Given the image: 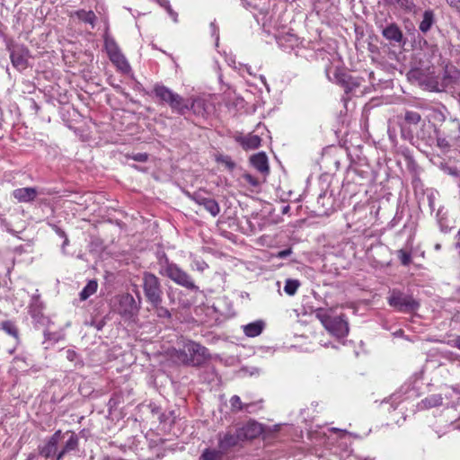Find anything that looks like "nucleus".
I'll return each instance as SVG.
<instances>
[{
  "instance_id": "1",
  "label": "nucleus",
  "mask_w": 460,
  "mask_h": 460,
  "mask_svg": "<svg viewBox=\"0 0 460 460\" xmlns=\"http://www.w3.org/2000/svg\"><path fill=\"white\" fill-rule=\"evenodd\" d=\"M78 446L79 438L75 431L58 429L39 447V453L46 458L55 456L57 460H63L66 456L76 451Z\"/></svg>"
},
{
  "instance_id": "2",
  "label": "nucleus",
  "mask_w": 460,
  "mask_h": 460,
  "mask_svg": "<svg viewBox=\"0 0 460 460\" xmlns=\"http://www.w3.org/2000/svg\"><path fill=\"white\" fill-rule=\"evenodd\" d=\"M159 273L187 289L199 291L192 278L177 264L171 262L165 253L158 257Z\"/></svg>"
},
{
  "instance_id": "3",
  "label": "nucleus",
  "mask_w": 460,
  "mask_h": 460,
  "mask_svg": "<svg viewBox=\"0 0 460 460\" xmlns=\"http://www.w3.org/2000/svg\"><path fill=\"white\" fill-rule=\"evenodd\" d=\"M315 315L324 328L333 336L340 339L348 335L349 323L343 315H334L331 311L322 308L315 311Z\"/></svg>"
},
{
  "instance_id": "4",
  "label": "nucleus",
  "mask_w": 460,
  "mask_h": 460,
  "mask_svg": "<svg viewBox=\"0 0 460 460\" xmlns=\"http://www.w3.org/2000/svg\"><path fill=\"white\" fill-rule=\"evenodd\" d=\"M141 299L136 301L129 293L116 296L112 300V309L124 320L133 321L138 314Z\"/></svg>"
},
{
  "instance_id": "5",
  "label": "nucleus",
  "mask_w": 460,
  "mask_h": 460,
  "mask_svg": "<svg viewBox=\"0 0 460 460\" xmlns=\"http://www.w3.org/2000/svg\"><path fill=\"white\" fill-rule=\"evenodd\" d=\"M154 93L156 98L167 103L172 111L180 115H184L189 111V102L164 85H155L154 87Z\"/></svg>"
},
{
  "instance_id": "6",
  "label": "nucleus",
  "mask_w": 460,
  "mask_h": 460,
  "mask_svg": "<svg viewBox=\"0 0 460 460\" xmlns=\"http://www.w3.org/2000/svg\"><path fill=\"white\" fill-rule=\"evenodd\" d=\"M143 289L146 300L152 305H156L163 301V290L160 279L153 273L143 274Z\"/></svg>"
},
{
  "instance_id": "7",
  "label": "nucleus",
  "mask_w": 460,
  "mask_h": 460,
  "mask_svg": "<svg viewBox=\"0 0 460 460\" xmlns=\"http://www.w3.org/2000/svg\"><path fill=\"white\" fill-rule=\"evenodd\" d=\"M388 304L394 309L402 313H411L420 307V304L412 296L406 295L399 290H393L388 296Z\"/></svg>"
},
{
  "instance_id": "8",
  "label": "nucleus",
  "mask_w": 460,
  "mask_h": 460,
  "mask_svg": "<svg viewBox=\"0 0 460 460\" xmlns=\"http://www.w3.org/2000/svg\"><path fill=\"white\" fill-rule=\"evenodd\" d=\"M331 73H332L331 68L326 69V75H327L328 79L331 82H333V83H336V84L341 85L347 93L354 92L361 84V79L352 77V76L343 73L342 71H341L338 68H336L334 70V72L332 73V76L331 75Z\"/></svg>"
},
{
  "instance_id": "9",
  "label": "nucleus",
  "mask_w": 460,
  "mask_h": 460,
  "mask_svg": "<svg viewBox=\"0 0 460 460\" xmlns=\"http://www.w3.org/2000/svg\"><path fill=\"white\" fill-rule=\"evenodd\" d=\"M186 350L189 358V366H201L209 358L207 348L194 341H186Z\"/></svg>"
},
{
  "instance_id": "10",
  "label": "nucleus",
  "mask_w": 460,
  "mask_h": 460,
  "mask_svg": "<svg viewBox=\"0 0 460 460\" xmlns=\"http://www.w3.org/2000/svg\"><path fill=\"white\" fill-rule=\"evenodd\" d=\"M30 50L24 45H14L10 49V58L13 66L22 71L27 68Z\"/></svg>"
},
{
  "instance_id": "11",
  "label": "nucleus",
  "mask_w": 460,
  "mask_h": 460,
  "mask_svg": "<svg viewBox=\"0 0 460 460\" xmlns=\"http://www.w3.org/2000/svg\"><path fill=\"white\" fill-rule=\"evenodd\" d=\"M242 440L239 431L236 429H229L225 432L217 434L218 447L226 452L228 449L237 446Z\"/></svg>"
},
{
  "instance_id": "12",
  "label": "nucleus",
  "mask_w": 460,
  "mask_h": 460,
  "mask_svg": "<svg viewBox=\"0 0 460 460\" xmlns=\"http://www.w3.org/2000/svg\"><path fill=\"white\" fill-rule=\"evenodd\" d=\"M192 199L199 206H202L213 217H216L220 212L218 203L212 198L205 196L201 193H194Z\"/></svg>"
},
{
  "instance_id": "13",
  "label": "nucleus",
  "mask_w": 460,
  "mask_h": 460,
  "mask_svg": "<svg viewBox=\"0 0 460 460\" xmlns=\"http://www.w3.org/2000/svg\"><path fill=\"white\" fill-rule=\"evenodd\" d=\"M237 429L243 441L253 439L261 433V427L256 421H249Z\"/></svg>"
},
{
  "instance_id": "14",
  "label": "nucleus",
  "mask_w": 460,
  "mask_h": 460,
  "mask_svg": "<svg viewBox=\"0 0 460 460\" xmlns=\"http://www.w3.org/2000/svg\"><path fill=\"white\" fill-rule=\"evenodd\" d=\"M235 141L245 150L256 149L261 146V139L258 135L247 134L235 137Z\"/></svg>"
},
{
  "instance_id": "15",
  "label": "nucleus",
  "mask_w": 460,
  "mask_h": 460,
  "mask_svg": "<svg viewBox=\"0 0 460 460\" xmlns=\"http://www.w3.org/2000/svg\"><path fill=\"white\" fill-rule=\"evenodd\" d=\"M37 195L38 191L34 187L19 188L13 191V198L23 203L33 201Z\"/></svg>"
},
{
  "instance_id": "16",
  "label": "nucleus",
  "mask_w": 460,
  "mask_h": 460,
  "mask_svg": "<svg viewBox=\"0 0 460 460\" xmlns=\"http://www.w3.org/2000/svg\"><path fill=\"white\" fill-rule=\"evenodd\" d=\"M383 36L391 42L402 43L403 35L401 29L395 24L391 23L382 31Z\"/></svg>"
},
{
  "instance_id": "17",
  "label": "nucleus",
  "mask_w": 460,
  "mask_h": 460,
  "mask_svg": "<svg viewBox=\"0 0 460 460\" xmlns=\"http://www.w3.org/2000/svg\"><path fill=\"white\" fill-rule=\"evenodd\" d=\"M243 333L250 338L259 336L265 328V323L262 320H257L242 326Z\"/></svg>"
},
{
  "instance_id": "18",
  "label": "nucleus",
  "mask_w": 460,
  "mask_h": 460,
  "mask_svg": "<svg viewBox=\"0 0 460 460\" xmlns=\"http://www.w3.org/2000/svg\"><path fill=\"white\" fill-rule=\"evenodd\" d=\"M252 165L259 172L265 173L269 172L268 158L264 153L253 155L251 159Z\"/></svg>"
},
{
  "instance_id": "19",
  "label": "nucleus",
  "mask_w": 460,
  "mask_h": 460,
  "mask_svg": "<svg viewBox=\"0 0 460 460\" xmlns=\"http://www.w3.org/2000/svg\"><path fill=\"white\" fill-rule=\"evenodd\" d=\"M435 22V15L432 10H426L423 13L419 29L422 33H427Z\"/></svg>"
},
{
  "instance_id": "20",
  "label": "nucleus",
  "mask_w": 460,
  "mask_h": 460,
  "mask_svg": "<svg viewBox=\"0 0 460 460\" xmlns=\"http://www.w3.org/2000/svg\"><path fill=\"white\" fill-rule=\"evenodd\" d=\"M189 110H191L196 115L204 116L207 113V102L202 98H194L189 103Z\"/></svg>"
},
{
  "instance_id": "21",
  "label": "nucleus",
  "mask_w": 460,
  "mask_h": 460,
  "mask_svg": "<svg viewBox=\"0 0 460 460\" xmlns=\"http://www.w3.org/2000/svg\"><path fill=\"white\" fill-rule=\"evenodd\" d=\"M109 58L116 66V67L122 73L126 74L128 73V71L130 70V66L128 60L126 59L125 56L121 52Z\"/></svg>"
},
{
  "instance_id": "22",
  "label": "nucleus",
  "mask_w": 460,
  "mask_h": 460,
  "mask_svg": "<svg viewBox=\"0 0 460 460\" xmlns=\"http://www.w3.org/2000/svg\"><path fill=\"white\" fill-rule=\"evenodd\" d=\"M224 453L219 447L218 449L208 447L202 451L199 460H223Z\"/></svg>"
},
{
  "instance_id": "23",
  "label": "nucleus",
  "mask_w": 460,
  "mask_h": 460,
  "mask_svg": "<svg viewBox=\"0 0 460 460\" xmlns=\"http://www.w3.org/2000/svg\"><path fill=\"white\" fill-rule=\"evenodd\" d=\"M104 48L109 58L121 52L115 40L109 35H105L104 37Z\"/></svg>"
},
{
  "instance_id": "24",
  "label": "nucleus",
  "mask_w": 460,
  "mask_h": 460,
  "mask_svg": "<svg viewBox=\"0 0 460 460\" xmlns=\"http://www.w3.org/2000/svg\"><path fill=\"white\" fill-rule=\"evenodd\" d=\"M98 288V283L95 279H91L87 282L86 286L80 292L79 296L82 301L86 300L92 295H93Z\"/></svg>"
},
{
  "instance_id": "25",
  "label": "nucleus",
  "mask_w": 460,
  "mask_h": 460,
  "mask_svg": "<svg viewBox=\"0 0 460 460\" xmlns=\"http://www.w3.org/2000/svg\"><path fill=\"white\" fill-rule=\"evenodd\" d=\"M186 353V342H184L182 348L175 349L172 357L177 363L189 366V358Z\"/></svg>"
},
{
  "instance_id": "26",
  "label": "nucleus",
  "mask_w": 460,
  "mask_h": 460,
  "mask_svg": "<svg viewBox=\"0 0 460 460\" xmlns=\"http://www.w3.org/2000/svg\"><path fill=\"white\" fill-rule=\"evenodd\" d=\"M426 408L440 406L443 403V397L440 394H432L421 401Z\"/></svg>"
},
{
  "instance_id": "27",
  "label": "nucleus",
  "mask_w": 460,
  "mask_h": 460,
  "mask_svg": "<svg viewBox=\"0 0 460 460\" xmlns=\"http://www.w3.org/2000/svg\"><path fill=\"white\" fill-rule=\"evenodd\" d=\"M75 15L84 22L91 24L92 27L94 26L96 16L93 11L79 10L75 13Z\"/></svg>"
},
{
  "instance_id": "28",
  "label": "nucleus",
  "mask_w": 460,
  "mask_h": 460,
  "mask_svg": "<svg viewBox=\"0 0 460 460\" xmlns=\"http://www.w3.org/2000/svg\"><path fill=\"white\" fill-rule=\"evenodd\" d=\"M300 287V282L297 279H288L286 280L285 286H284V291L288 296H294L298 288Z\"/></svg>"
},
{
  "instance_id": "29",
  "label": "nucleus",
  "mask_w": 460,
  "mask_h": 460,
  "mask_svg": "<svg viewBox=\"0 0 460 460\" xmlns=\"http://www.w3.org/2000/svg\"><path fill=\"white\" fill-rule=\"evenodd\" d=\"M229 402H230L232 411H234V412L243 411L244 402H243L241 401V398L238 395H233L230 398Z\"/></svg>"
},
{
  "instance_id": "30",
  "label": "nucleus",
  "mask_w": 460,
  "mask_h": 460,
  "mask_svg": "<svg viewBox=\"0 0 460 460\" xmlns=\"http://www.w3.org/2000/svg\"><path fill=\"white\" fill-rule=\"evenodd\" d=\"M2 329L9 335H11L16 339L18 338V330H17L16 326L14 325V323H13L12 322L5 321V322L2 323Z\"/></svg>"
},
{
  "instance_id": "31",
  "label": "nucleus",
  "mask_w": 460,
  "mask_h": 460,
  "mask_svg": "<svg viewBox=\"0 0 460 460\" xmlns=\"http://www.w3.org/2000/svg\"><path fill=\"white\" fill-rule=\"evenodd\" d=\"M397 257L403 266H408L411 262V254L406 250L397 251Z\"/></svg>"
},
{
  "instance_id": "32",
  "label": "nucleus",
  "mask_w": 460,
  "mask_h": 460,
  "mask_svg": "<svg viewBox=\"0 0 460 460\" xmlns=\"http://www.w3.org/2000/svg\"><path fill=\"white\" fill-rule=\"evenodd\" d=\"M405 121L409 124L416 125L420 121V115L417 111H408L404 116Z\"/></svg>"
},
{
  "instance_id": "33",
  "label": "nucleus",
  "mask_w": 460,
  "mask_h": 460,
  "mask_svg": "<svg viewBox=\"0 0 460 460\" xmlns=\"http://www.w3.org/2000/svg\"><path fill=\"white\" fill-rule=\"evenodd\" d=\"M261 401L259 402H244L243 411L247 413H255L259 410L261 409Z\"/></svg>"
},
{
  "instance_id": "34",
  "label": "nucleus",
  "mask_w": 460,
  "mask_h": 460,
  "mask_svg": "<svg viewBox=\"0 0 460 460\" xmlns=\"http://www.w3.org/2000/svg\"><path fill=\"white\" fill-rule=\"evenodd\" d=\"M396 4L406 12H412L415 8V4L412 0H394Z\"/></svg>"
},
{
  "instance_id": "35",
  "label": "nucleus",
  "mask_w": 460,
  "mask_h": 460,
  "mask_svg": "<svg viewBox=\"0 0 460 460\" xmlns=\"http://www.w3.org/2000/svg\"><path fill=\"white\" fill-rule=\"evenodd\" d=\"M437 146L444 152L448 151L451 146L447 138L439 135L437 136Z\"/></svg>"
},
{
  "instance_id": "36",
  "label": "nucleus",
  "mask_w": 460,
  "mask_h": 460,
  "mask_svg": "<svg viewBox=\"0 0 460 460\" xmlns=\"http://www.w3.org/2000/svg\"><path fill=\"white\" fill-rule=\"evenodd\" d=\"M156 310V314L160 318H170L171 313L169 310L164 306H162V303H159L156 305H152Z\"/></svg>"
},
{
  "instance_id": "37",
  "label": "nucleus",
  "mask_w": 460,
  "mask_h": 460,
  "mask_svg": "<svg viewBox=\"0 0 460 460\" xmlns=\"http://www.w3.org/2000/svg\"><path fill=\"white\" fill-rule=\"evenodd\" d=\"M208 268V265L203 260H200V259L193 260L192 264H191L192 270H198L200 272H203Z\"/></svg>"
},
{
  "instance_id": "38",
  "label": "nucleus",
  "mask_w": 460,
  "mask_h": 460,
  "mask_svg": "<svg viewBox=\"0 0 460 460\" xmlns=\"http://www.w3.org/2000/svg\"><path fill=\"white\" fill-rule=\"evenodd\" d=\"M243 179L247 184L251 185L252 187L256 188L260 185V181L250 173L243 174Z\"/></svg>"
},
{
  "instance_id": "39",
  "label": "nucleus",
  "mask_w": 460,
  "mask_h": 460,
  "mask_svg": "<svg viewBox=\"0 0 460 460\" xmlns=\"http://www.w3.org/2000/svg\"><path fill=\"white\" fill-rule=\"evenodd\" d=\"M159 4L166 8L169 14L172 17V19L176 22L177 21V14L172 10L169 1L168 0H158Z\"/></svg>"
},
{
  "instance_id": "40",
  "label": "nucleus",
  "mask_w": 460,
  "mask_h": 460,
  "mask_svg": "<svg viewBox=\"0 0 460 460\" xmlns=\"http://www.w3.org/2000/svg\"><path fill=\"white\" fill-rule=\"evenodd\" d=\"M52 228L54 229V231L56 232V234L58 235H59L60 237L64 238V243H63V247L67 245L68 244V238L65 233L64 230H62L61 228H59L58 226L56 225H53L52 226Z\"/></svg>"
},
{
  "instance_id": "41",
  "label": "nucleus",
  "mask_w": 460,
  "mask_h": 460,
  "mask_svg": "<svg viewBox=\"0 0 460 460\" xmlns=\"http://www.w3.org/2000/svg\"><path fill=\"white\" fill-rule=\"evenodd\" d=\"M44 336H45L46 340L53 341L55 342L58 341L60 339V334L59 333H51L49 331H45L44 332Z\"/></svg>"
},
{
  "instance_id": "42",
  "label": "nucleus",
  "mask_w": 460,
  "mask_h": 460,
  "mask_svg": "<svg viewBox=\"0 0 460 460\" xmlns=\"http://www.w3.org/2000/svg\"><path fill=\"white\" fill-rule=\"evenodd\" d=\"M132 159L137 162H146L148 155L146 153H137L132 156Z\"/></svg>"
},
{
  "instance_id": "43",
  "label": "nucleus",
  "mask_w": 460,
  "mask_h": 460,
  "mask_svg": "<svg viewBox=\"0 0 460 460\" xmlns=\"http://www.w3.org/2000/svg\"><path fill=\"white\" fill-rule=\"evenodd\" d=\"M290 254H291V250L286 249V250L279 252L277 254V257L279 259H284V258H287Z\"/></svg>"
},
{
  "instance_id": "44",
  "label": "nucleus",
  "mask_w": 460,
  "mask_h": 460,
  "mask_svg": "<svg viewBox=\"0 0 460 460\" xmlns=\"http://www.w3.org/2000/svg\"><path fill=\"white\" fill-rule=\"evenodd\" d=\"M450 6L460 12V0H447Z\"/></svg>"
},
{
  "instance_id": "45",
  "label": "nucleus",
  "mask_w": 460,
  "mask_h": 460,
  "mask_svg": "<svg viewBox=\"0 0 460 460\" xmlns=\"http://www.w3.org/2000/svg\"><path fill=\"white\" fill-rule=\"evenodd\" d=\"M66 358L69 360V361H75V358L76 357V353L72 350V349H67L66 351Z\"/></svg>"
},
{
  "instance_id": "46",
  "label": "nucleus",
  "mask_w": 460,
  "mask_h": 460,
  "mask_svg": "<svg viewBox=\"0 0 460 460\" xmlns=\"http://www.w3.org/2000/svg\"><path fill=\"white\" fill-rule=\"evenodd\" d=\"M451 345L455 348L460 349V336L456 337L455 340L451 341Z\"/></svg>"
},
{
  "instance_id": "47",
  "label": "nucleus",
  "mask_w": 460,
  "mask_h": 460,
  "mask_svg": "<svg viewBox=\"0 0 460 460\" xmlns=\"http://www.w3.org/2000/svg\"><path fill=\"white\" fill-rule=\"evenodd\" d=\"M226 62L228 63V65H229L230 66H234V68H236V67H235V66H234V65H235V59H234V58H233V57H229V58H226Z\"/></svg>"
},
{
  "instance_id": "48",
  "label": "nucleus",
  "mask_w": 460,
  "mask_h": 460,
  "mask_svg": "<svg viewBox=\"0 0 460 460\" xmlns=\"http://www.w3.org/2000/svg\"><path fill=\"white\" fill-rule=\"evenodd\" d=\"M452 76L450 75L449 74V71L448 70H446L445 71V75H444V81H447L449 78H451Z\"/></svg>"
},
{
  "instance_id": "49",
  "label": "nucleus",
  "mask_w": 460,
  "mask_h": 460,
  "mask_svg": "<svg viewBox=\"0 0 460 460\" xmlns=\"http://www.w3.org/2000/svg\"><path fill=\"white\" fill-rule=\"evenodd\" d=\"M240 66H243V65H240ZM243 67L245 68L249 75H252V73L251 72V67L249 66L244 65Z\"/></svg>"
},
{
  "instance_id": "50",
  "label": "nucleus",
  "mask_w": 460,
  "mask_h": 460,
  "mask_svg": "<svg viewBox=\"0 0 460 460\" xmlns=\"http://www.w3.org/2000/svg\"><path fill=\"white\" fill-rule=\"evenodd\" d=\"M289 211V206H285L283 208H282V213L283 214H286Z\"/></svg>"
},
{
  "instance_id": "51",
  "label": "nucleus",
  "mask_w": 460,
  "mask_h": 460,
  "mask_svg": "<svg viewBox=\"0 0 460 460\" xmlns=\"http://www.w3.org/2000/svg\"><path fill=\"white\" fill-rule=\"evenodd\" d=\"M211 27H212L213 31H216V26H215L214 22L211 23Z\"/></svg>"
},
{
  "instance_id": "52",
  "label": "nucleus",
  "mask_w": 460,
  "mask_h": 460,
  "mask_svg": "<svg viewBox=\"0 0 460 460\" xmlns=\"http://www.w3.org/2000/svg\"><path fill=\"white\" fill-rule=\"evenodd\" d=\"M364 460H374V458L366 457V458H364Z\"/></svg>"
},
{
  "instance_id": "53",
  "label": "nucleus",
  "mask_w": 460,
  "mask_h": 460,
  "mask_svg": "<svg viewBox=\"0 0 460 460\" xmlns=\"http://www.w3.org/2000/svg\"><path fill=\"white\" fill-rule=\"evenodd\" d=\"M55 460H57V459H55Z\"/></svg>"
}]
</instances>
